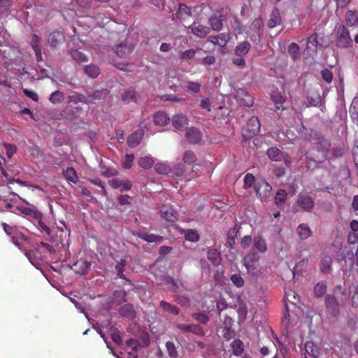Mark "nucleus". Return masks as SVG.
I'll list each match as a JSON object with an SVG mask.
<instances>
[{
  "instance_id": "nucleus-49",
  "label": "nucleus",
  "mask_w": 358,
  "mask_h": 358,
  "mask_svg": "<svg viewBox=\"0 0 358 358\" xmlns=\"http://www.w3.org/2000/svg\"><path fill=\"white\" fill-rule=\"evenodd\" d=\"M231 280L237 287H241L243 286L244 280L239 274H233L231 276Z\"/></svg>"
},
{
  "instance_id": "nucleus-60",
  "label": "nucleus",
  "mask_w": 358,
  "mask_h": 358,
  "mask_svg": "<svg viewBox=\"0 0 358 358\" xmlns=\"http://www.w3.org/2000/svg\"><path fill=\"white\" fill-rule=\"evenodd\" d=\"M111 338L113 341L114 343H115L117 345H120L122 343V339L120 336V334L118 331L114 330L111 333Z\"/></svg>"
},
{
  "instance_id": "nucleus-5",
  "label": "nucleus",
  "mask_w": 358,
  "mask_h": 358,
  "mask_svg": "<svg viewBox=\"0 0 358 358\" xmlns=\"http://www.w3.org/2000/svg\"><path fill=\"white\" fill-rule=\"evenodd\" d=\"M268 157L272 160L275 162L284 161L287 166H289L292 164L290 157L285 153H283L281 150L275 147L270 148L267 150Z\"/></svg>"
},
{
  "instance_id": "nucleus-56",
  "label": "nucleus",
  "mask_w": 358,
  "mask_h": 358,
  "mask_svg": "<svg viewBox=\"0 0 358 358\" xmlns=\"http://www.w3.org/2000/svg\"><path fill=\"white\" fill-rule=\"evenodd\" d=\"M211 101L209 98H202L201 99L200 106L201 108L206 110L207 111L211 110Z\"/></svg>"
},
{
  "instance_id": "nucleus-53",
  "label": "nucleus",
  "mask_w": 358,
  "mask_h": 358,
  "mask_svg": "<svg viewBox=\"0 0 358 358\" xmlns=\"http://www.w3.org/2000/svg\"><path fill=\"white\" fill-rule=\"evenodd\" d=\"M254 183H255V177L250 173H247L244 177L243 187L245 189H248V188L252 187V185Z\"/></svg>"
},
{
  "instance_id": "nucleus-34",
  "label": "nucleus",
  "mask_w": 358,
  "mask_h": 358,
  "mask_svg": "<svg viewBox=\"0 0 358 358\" xmlns=\"http://www.w3.org/2000/svg\"><path fill=\"white\" fill-rule=\"evenodd\" d=\"M139 237L148 243L161 242L162 237L152 234H142Z\"/></svg>"
},
{
  "instance_id": "nucleus-48",
  "label": "nucleus",
  "mask_w": 358,
  "mask_h": 358,
  "mask_svg": "<svg viewBox=\"0 0 358 358\" xmlns=\"http://www.w3.org/2000/svg\"><path fill=\"white\" fill-rule=\"evenodd\" d=\"M196 55V50L189 49L180 52V57L183 60L192 59Z\"/></svg>"
},
{
  "instance_id": "nucleus-36",
  "label": "nucleus",
  "mask_w": 358,
  "mask_h": 358,
  "mask_svg": "<svg viewBox=\"0 0 358 358\" xmlns=\"http://www.w3.org/2000/svg\"><path fill=\"white\" fill-rule=\"evenodd\" d=\"M160 306L162 307L163 309L173 315H178L179 313V308L177 306L172 305L164 301H162L160 302Z\"/></svg>"
},
{
  "instance_id": "nucleus-44",
  "label": "nucleus",
  "mask_w": 358,
  "mask_h": 358,
  "mask_svg": "<svg viewBox=\"0 0 358 358\" xmlns=\"http://www.w3.org/2000/svg\"><path fill=\"white\" fill-rule=\"evenodd\" d=\"M183 161L185 163L191 164L196 162V156L192 151H186L183 155Z\"/></svg>"
},
{
  "instance_id": "nucleus-24",
  "label": "nucleus",
  "mask_w": 358,
  "mask_h": 358,
  "mask_svg": "<svg viewBox=\"0 0 358 358\" xmlns=\"http://www.w3.org/2000/svg\"><path fill=\"white\" fill-rule=\"evenodd\" d=\"M345 21L349 26H355L358 24V13L349 10L345 15Z\"/></svg>"
},
{
  "instance_id": "nucleus-25",
  "label": "nucleus",
  "mask_w": 358,
  "mask_h": 358,
  "mask_svg": "<svg viewBox=\"0 0 358 358\" xmlns=\"http://www.w3.org/2000/svg\"><path fill=\"white\" fill-rule=\"evenodd\" d=\"M231 347L234 355L240 356L243 353L244 346L243 343L241 340H234L231 343Z\"/></svg>"
},
{
  "instance_id": "nucleus-57",
  "label": "nucleus",
  "mask_w": 358,
  "mask_h": 358,
  "mask_svg": "<svg viewBox=\"0 0 358 358\" xmlns=\"http://www.w3.org/2000/svg\"><path fill=\"white\" fill-rule=\"evenodd\" d=\"M350 296L352 306L354 307H358V289L355 288L353 292H350Z\"/></svg>"
},
{
  "instance_id": "nucleus-2",
  "label": "nucleus",
  "mask_w": 358,
  "mask_h": 358,
  "mask_svg": "<svg viewBox=\"0 0 358 358\" xmlns=\"http://www.w3.org/2000/svg\"><path fill=\"white\" fill-rule=\"evenodd\" d=\"M342 296L341 297L340 302L337 299L331 294H327L325 297V303L328 310L331 315H336L339 312V306L343 304L346 299L344 292H341Z\"/></svg>"
},
{
  "instance_id": "nucleus-11",
  "label": "nucleus",
  "mask_w": 358,
  "mask_h": 358,
  "mask_svg": "<svg viewBox=\"0 0 358 358\" xmlns=\"http://www.w3.org/2000/svg\"><path fill=\"white\" fill-rule=\"evenodd\" d=\"M296 205L306 211L310 210L314 206L313 199L306 194H300L296 201Z\"/></svg>"
},
{
  "instance_id": "nucleus-8",
  "label": "nucleus",
  "mask_w": 358,
  "mask_h": 358,
  "mask_svg": "<svg viewBox=\"0 0 358 358\" xmlns=\"http://www.w3.org/2000/svg\"><path fill=\"white\" fill-rule=\"evenodd\" d=\"M232 96L241 105L250 107L253 104L252 97L243 89L234 90Z\"/></svg>"
},
{
  "instance_id": "nucleus-54",
  "label": "nucleus",
  "mask_w": 358,
  "mask_h": 358,
  "mask_svg": "<svg viewBox=\"0 0 358 358\" xmlns=\"http://www.w3.org/2000/svg\"><path fill=\"white\" fill-rule=\"evenodd\" d=\"M306 349L307 352L310 355H311L314 358L317 357V356L319 355L318 350L316 348H315V346L313 345V343H306Z\"/></svg>"
},
{
  "instance_id": "nucleus-63",
  "label": "nucleus",
  "mask_w": 358,
  "mask_h": 358,
  "mask_svg": "<svg viewBox=\"0 0 358 358\" xmlns=\"http://www.w3.org/2000/svg\"><path fill=\"white\" fill-rule=\"evenodd\" d=\"M321 73L322 76V78L327 83H330L331 82L333 76H332L331 72L329 69H325L322 70Z\"/></svg>"
},
{
  "instance_id": "nucleus-46",
  "label": "nucleus",
  "mask_w": 358,
  "mask_h": 358,
  "mask_svg": "<svg viewBox=\"0 0 358 358\" xmlns=\"http://www.w3.org/2000/svg\"><path fill=\"white\" fill-rule=\"evenodd\" d=\"M126 265V260L121 259L120 262H117L115 266V270L117 271V275L121 278H124V275L123 273L124 266Z\"/></svg>"
},
{
  "instance_id": "nucleus-23",
  "label": "nucleus",
  "mask_w": 358,
  "mask_h": 358,
  "mask_svg": "<svg viewBox=\"0 0 358 358\" xmlns=\"http://www.w3.org/2000/svg\"><path fill=\"white\" fill-rule=\"evenodd\" d=\"M281 23V17L280 12L278 9H274L271 12V17L268 21V26L270 28H273Z\"/></svg>"
},
{
  "instance_id": "nucleus-41",
  "label": "nucleus",
  "mask_w": 358,
  "mask_h": 358,
  "mask_svg": "<svg viewBox=\"0 0 358 358\" xmlns=\"http://www.w3.org/2000/svg\"><path fill=\"white\" fill-rule=\"evenodd\" d=\"M166 348L169 357L171 358H176L178 357V351L176 350V345L173 342L167 341L166 343Z\"/></svg>"
},
{
  "instance_id": "nucleus-42",
  "label": "nucleus",
  "mask_w": 358,
  "mask_h": 358,
  "mask_svg": "<svg viewBox=\"0 0 358 358\" xmlns=\"http://www.w3.org/2000/svg\"><path fill=\"white\" fill-rule=\"evenodd\" d=\"M1 173L6 178V180L4 182H6L8 185H12L14 182H16V183H18L20 185L24 184V182L20 180H18V179L15 180L13 177L9 176L8 173H7V171L6 170H4L3 169H1Z\"/></svg>"
},
{
  "instance_id": "nucleus-7",
  "label": "nucleus",
  "mask_w": 358,
  "mask_h": 358,
  "mask_svg": "<svg viewBox=\"0 0 358 358\" xmlns=\"http://www.w3.org/2000/svg\"><path fill=\"white\" fill-rule=\"evenodd\" d=\"M317 45L318 41L317 34H313L308 38L306 47L303 53V57L305 59L313 57V55L317 52Z\"/></svg>"
},
{
  "instance_id": "nucleus-37",
  "label": "nucleus",
  "mask_w": 358,
  "mask_h": 358,
  "mask_svg": "<svg viewBox=\"0 0 358 358\" xmlns=\"http://www.w3.org/2000/svg\"><path fill=\"white\" fill-rule=\"evenodd\" d=\"M127 292L123 289L115 291L113 293V301L117 304L121 303L126 300Z\"/></svg>"
},
{
  "instance_id": "nucleus-51",
  "label": "nucleus",
  "mask_w": 358,
  "mask_h": 358,
  "mask_svg": "<svg viewBox=\"0 0 358 358\" xmlns=\"http://www.w3.org/2000/svg\"><path fill=\"white\" fill-rule=\"evenodd\" d=\"M3 147L5 148L6 153L8 158H10V159L13 156V155L17 151L16 146L14 145H12V144L3 143Z\"/></svg>"
},
{
  "instance_id": "nucleus-10",
  "label": "nucleus",
  "mask_w": 358,
  "mask_h": 358,
  "mask_svg": "<svg viewBox=\"0 0 358 358\" xmlns=\"http://www.w3.org/2000/svg\"><path fill=\"white\" fill-rule=\"evenodd\" d=\"M231 37L229 34L221 33L217 36H210L207 41L214 44L215 45L224 48L227 45Z\"/></svg>"
},
{
  "instance_id": "nucleus-19",
  "label": "nucleus",
  "mask_w": 358,
  "mask_h": 358,
  "mask_svg": "<svg viewBox=\"0 0 358 358\" xmlns=\"http://www.w3.org/2000/svg\"><path fill=\"white\" fill-rule=\"evenodd\" d=\"M253 248L261 253H265L268 250L266 240L261 236L254 237Z\"/></svg>"
},
{
  "instance_id": "nucleus-13",
  "label": "nucleus",
  "mask_w": 358,
  "mask_h": 358,
  "mask_svg": "<svg viewBox=\"0 0 358 358\" xmlns=\"http://www.w3.org/2000/svg\"><path fill=\"white\" fill-rule=\"evenodd\" d=\"M134 46L131 43L119 44L115 46V50L117 56L126 58L133 52Z\"/></svg>"
},
{
  "instance_id": "nucleus-50",
  "label": "nucleus",
  "mask_w": 358,
  "mask_h": 358,
  "mask_svg": "<svg viewBox=\"0 0 358 358\" xmlns=\"http://www.w3.org/2000/svg\"><path fill=\"white\" fill-rule=\"evenodd\" d=\"M287 194L284 189H279L275 196V201L277 204L282 203L285 201Z\"/></svg>"
},
{
  "instance_id": "nucleus-52",
  "label": "nucleus",
  "mask_w": 358,
  "mask_h": 358,
  "mask_svg": "<svg viewBox=\"0 0 358 358\" xmlns=\"http://www.w3.org/2000/svg\"><path fill=\"white\" fill-rule=\"evenodd\" d=\"M134 159V155L132 154H127L125 155L124 159L122 161V166L126 169H130L132 165V162Z\"/></svg>"
},
{
  "instance_id": "nucleus-6",
  "label": "nucleus",
  "mask_w": 358,
  "mask_h": 358,
  "mask_svg": "<svg viewBox=\"0 0 358 358\" xmlns=\"http://www.w3.org/2000/svg\"><path fill=\"white\" fill-rule=\"evenodd\" d=\"M260 131V122L257 117H252L248 122L246 128L243 132L245 138H250L259 134Z\"/></svg>"
},
{
  "instance_id": "nucleus-39",
  "label": "nucleus",
  "mask_w": 358,
  "mask_h": 358,
  "mask_svg": "<svg viewBox=\"0 0 358 358\" xmlns=\"http://www.w3.org/2000/svg\"><path fill=\"white\" fill-rule=\"evenodd\" d=\"M71 55L72 58L77 62L81 63L87 61V57L77 50H72Z\"/></svg>"
},
{
  "instance_id": "nucleus-32",
  "label": "nucleus",
  "mask_w": 358,
  "mask_h": 358,
  "mask_svg": "<svg viewBox=\"0 0 358 358\" xmlns=\"http://www.w3.org/2000/svg\"><path fill=\"white\" fill-rule=\"evenodd\" d=\"M85 73L91 78H96L99 76L100 71L98 66L90 64L85 66Z\"/></svg>"
},
{
  "instance_id": "nucleus-21",
  "label": "nucleus",
  "mask_w": 358,
  "mask_h": 358,
  "mask_svg": "<svg viewBox=\"0 0 358 358\" xmlns=\"http://www.w3.org/2000/svg\"><path fill=\"white\" fill-rule=\"evenodd\" d=\"M153 121L156 125L165 126L169 122L170 118L166 113L159 112L154 115Z\"/></svg>"
},
{
  "instance_id": "nucleus-4",
  "label": "nucleus",
  "mask_w": 358,
  "mask_h": 358,
  "mask_svg": "<svg viewBox=\"0 0 358 358\" xmlns=\"http://www.w3.org/2000/svg\"><path fill=\"white\" fill-rule=\"evenodd\" d=\"M259 259V256L252 250L247 254L243 259V264L246 268L248 273L256 274L258 272V268L256 266L257 262Z\"/></svg>"
},
{
  "instance_id": "nucleus-15",
  "label": "nucleus",
  "mask_w": 358,
  "mask_h": 358,
  "mask_svg": "<svg viewBox=\"0 0 358 358\" xmlns=\"http://www.w3.org/2000/svg\"><path fill=\"white\" fill-rule=\"evenodd\" d=\"M162 217L169 222H174L177 219V212L171 206H163L160 210Z\"/></svg>"
},
{
  "instance_id": "nucleus-20",
  "label": "nucleus",
  "mask_w": 358,
  "mask_h": 358,
  "mask_svg": "<svg viewBox=\"0 0 358 358\" xmlns=\"http://www.w3.org/2000/svg\"><path fill=\"white\" fill-rule=\"evenodd\" d=\"M120 315L122 317L133 318L135 316L134 306L131 303H127L121 306L119 309Z\"/></svg>"
},
{
  "instance_id": "nucleus-35",
  "label": "nucleus",
  "mask_w": 358,
  "mask_h": 358,
  "mask_svg": "<svg viewBox=\"0 0 358 358\" xmlns=\"http://www.w3.org/2000/svg\"><path fill=\"white\" fill-rule=\"evenodd\" d=\"M327 291V285L324 282H318L314 287V294L317 297L322 296Z\"/></svg>"
},
{
  "instance_id": "nucleus-27",
  "label": "nucleus",
  "mask_w": 358,
  "mask_h": 358,
  "mask_svg": "<svg viewBox=\"0 0 358 358\" xmlns=\"http://www.w3.org/2000/svg\"><path fill=\"white\" fill-rule=\"evenodd\" d=\"M208 259L212 262L215 266L219 265L221 262L220 254L216 249L208 250Z\"/></svg>"
},
{
  "instance_id": "nucleus-40",
  "label": "nucleus",
  "mask_w": 358,
  "mask_h": 358,
  "mask_svg": "<svg viewBox=\"0 0 358 358\" xmlns=\"http://www.w3.org/2000/svg\"><path fill=\"white\" fill-rule=\"evenodd\" d=\"M308 101L309 105L317 106L321 103L322 99L319 94H310L308 96Z\"/></svg>"
},
{
  "instance_id": "nucleus-3",
  "label": "nucleus",
  "mask_w": 358,
  "mask_h": 358,
  "mask_svg": "<svg viewBox=\"0 0 358 358\" xmlns=\"http://www.w3.org/2000/svg\"><path fill=\"white\" fill-rule=\"evenodd\" d=\"M255 190L262 201H266L271 196L272 187L266 180H260L255 183Z\"/></svg>"
},
{
  "instance_id": "nucleus-9",
  "label": "nucleus",
  "mask_w": 358,
  "mask_h": 358,
  "mask_svg": "<svg viewBox=\"0 0 358 358\" xmlns=\"http://www.w3.org/2000/svg\"><path fill=\"white\" fill-rule=\"evenodd\" d=\"M146 122H141L140 126L142 129L134 132L128 138L127 142L131 148H135L141 143L144 134L143 129H146Z\"/></svg>"
},
{
  "instance_id": "nucleus-12",
  "label": "nucleus",
  "mask_w": 358,
  "mask_h": 358,
  "mask_svg": "<svg viewBox=\"0 0 358 358\" xmlns=\"http://www.w3.org/2000/svg\"><path fill=\"white\" fill-rule=\"evenodd\" d=\"M188 119L186 115L178 113L172 117V124L174 128L177 130H182L188 125Z\"/></svg>"
},
{
  "instance_id": "nucleus-14",
  "label": "nucleus",
  "mask_w": 358,
  "mask_h": 358,
  "mask_svg": "<svg viewBox=\"0 0 358 358\" xmlns=\"http://www.w3.org/2000/svg\"><path fill=\"white\" fill-rule=\"evenodd\" d=\"M189 28L192 33L199 38H203L210 32L209 27L199 23H193Z\"/></svg>"
},
{
  "instance_id": "nucleus-55",
  "label": "nucleus",
  "mask_w": 358,
  "mask_h": 358,
  "mask_svg": "<svg viewBox=\"0 0 358 358\" xmlns=\"http://www.w3.org/2000/svg\"><path fill=\"white\" fill-rule=\"evenodd\" d=\"M263 26V21L261 18L255 19L251 24V29L255 30L257 33H259Z\"/></svg>"
},
{
  "instance_id": "nucleus-17",
  "label": "nucleus",
  "mask_w": 358,
  "mask_h": 358,
  "mask_svg": "<svg viewBox=\"0 0 358 358\" xmlns=\"http://www.w3.org/2000/svg\"><path fill=\"white\" fill-rule=\"evenodd\" d=\"M64 35L62 31H54L48 36V43L52 47H57L64 41Z\"/></svg>"
},
{
  "instance_id": "nucleus-18",
  "label": "nucleus",
  "mask_w": 358,
  "mask_h": 358,
  "mask_svg": "<svg viewBox=\"0 0 358 358\" xmlns=\"http://www.w3.org/2000/svg\"><path fill=\"white\" fill-rule=\"evenodd\" d=\"M201 133L194 127L189 128L186 133V138L190 143H197L201 140Z\"/></svg>"
},
{
  "instance_id": "nucleus-22",
  "label": "nucleus",
  "mask_w": 358,
  "mask_h": 358,
  "mask_svg": "<svg viewBox=\"0 0 358 358\" xmlns=\"http://www.w3.org/2000/svg\"><path fill=\"white\" fill-rule=\"evenodd\" d=\"M287 52L294 62L300 58V48L296 43H291L287 48Z\"/></svg>"
},
{
  "instance_id": "nucleus-62",
  "label": "nucleus",
  "mask_w": 358,
  "mask_h": 358,
  "mask_svg": "<svg viewBox=\"0 0 358 358\" xmlns=\"http://www.w3.org/2000/svg\"><path fill=\"white\" fill-rule=\"evenodd\" d=\"M187 87L192 92L197 93L200 91L201 85L198 83L189 82Z\"/></svg>"
},
{
  "instance_id": "nucleus-43",
  "label": "nucleus",
  "mask_w": 358,
  "mask_h": 358,
  "mask_svg": "<svg viewBox=\"0 0 358 358\" xmlns=\"http://www.w3.org/2000/svg\"><path fill=\"white\" fill-rule=\"evenodd\" d=\"M122 100L126 103L136 101V95L134 91H128L123 94Z\"/></svg>"
},
{
  "instance_id": "nucleus-26",
  "label": "nucleus",
  "mask_w": 358,
  "mask_h": 358,
  "mask_svg": "<svg viewBox=\"0 0 358 358\" xmlns=\"http://www.w3.org/2000/svg\"><path fill=\"white\" fill-rule=\"evenodd\" d=\"M64 178L69 181L73 183H77L78 181V177L74 169L69 167L64 172Z\"/></svg>"
},
{
  "instance_id": "nucleus-31",
  "label": "nucleus",
  "mask_w": 358,
  "mask_h": 358,
  "mask_svg": "<svg viewBox=\"0 0 358 358\" xmlns=\"http://www.w3.org/2000/svg\"><path fill=\"white\" fill-rule=\"evenodd\" d=\"M250 48V44L248 42H243L236 48V53L239 57L245 55Z\"/></svg>"
},
{
  "instance_id": "nucleus-58",
  "label": "nucleus",
  "mask_w": 358,
  "mask_h": 358,
  "mask_svg": "<svg viewBox=\"0 0 358 358\" xmlns=\"http://www.w3.org/2000/svg\"><path fill=\"white\" fill-rule=\"evenodd\" d=\"M127 345L134 350H138L141 348L139 342L136 339H129L126 342Z\"/></svg>"
},
{
  "instance_id": "nucleus-47",
  "label": "nucleus",
  "mask_w": 358,
  "mask_h": 358,
  "mask_svg": "<svg viewBox=\"0 0 358 358\" xmlns=\"http://www.w3.org/2000/svg\"><path fill=\"white\" fill-rule=\"evenodd\" d=\"M155 171L160 174H166L169 173V166L164 163H158L155 166Z\"/></svg>"
},
{
  "instance_id": "nucleus-61",
  "label": "nucleus",
  "mask_w": 358,
  "mask_h": 358,
  "mask_svg": "<svg viewBox=\"0 0 358 358\" xmlns=\"http://www.w3.org/2000/svg\"><path fill=\"white\" fill-rule=\"evenodd\" d=\"M194 318L202 324H206L209 320L208 317L203 313H196L193 315Z\"/></svg>"
},
{
  "instance_id": "nucleus-28",
  "label": "nucleus",
  "mask_w": 358,
  "mask_h": 358,
  "mask_svg": "<svg viewBox=\"0 0 358 358\" xmlns=\"http://www.w3.org/2000/svg\"><path fill=\"white\" fill-rule=\"evenodd\" d=\"M64 95L63 92L59 90L53 92L49 98V101L53 104L60 103L64 101Z\"/></svg>"
},
{
  "instance_id": "nucleus-30",
  "label": "nucleus",
  "mask_w": 358,
  "mask_h": 358,
  "mask_svg": "<svg viewBox=\"0 0 358 358\" xmlns=\"http://www.w3.org/2000/svg\"><path fill=\"white\" fill-rule=\"evenodd\" d=\"M271 99H272L273 101L275 103V108L277 110H280V109L283 110L284 109L282 104L285 101V99L281 94H280L278 92H276V93L273 92L271 94Z\"/></svg>"
},
{
  "instance_id": "nucleus-16",
  "label": "nucleus",
  "mask_w": 358,
  "mask_h": 358,
  "mask_svg": "<svg viewBox=\"0 0 358 358\" xmlns=\"http://www.w3.org/2000/svg\"><path fill=\"white\" fill-rule=\"evenodd\" d=\"M296 231L299 239L302 241L308 238L313 234V231L310 229V227L306 223H302L299 224L297 227Z\"/></svg>"
},
{
  "instance_id": "nucleus-29",
  "label": "nucleus",
  "mask_w": 358,
  "mask_h": 358,
  "mask_svg": "<svg viewBox=\"0 0 358 358\" xmlns=\"http://www.w3.org/2000/svg\"><path fill=\"white\" fill-rule=\"evenodd\" d=\"M332 264L331 257L329 256H325L321 261L320 264V271L322 273H329L331 270V266Z\"/></svg>"
},
{
  "instance_id": "nucleus-38",
  "label": "nucleus",
  "mask_w": 358,
  "mask_h": 358,
  "mask_svg": "<svg viewBox=\"0 0 358 358\" xmlns=\"http://www.w3.org/2000/svg\"><path fill=\"white\" fill-rule=\"evenodd\" d=\"M222 20H223L213 16L209 19V23L213 30L220 31L222 27Z\"/></svg>"
},
{
  "instance_id": "nucleus-64",
  "label": "nucleus",
  "mask_w": 358,
  "mask_h": 358,
  "mask_svg": "<svg viewBox=\"0 0 358 358\" xmlns=\"http://www.w3.org/2000/svg\"><path fill=\"white\" fill-rule=\"evenodd\" d=\"M13 205L7 202L6 199L0 196V211H4L5 209H10L11 208Z\"/></svg>"
},
{
  "instance_id": "nucleus-33",
  "label": "nucleus",
  "mask_w": 358,
  "mask_h": 358,
  "mask_svg": "<svg viewBox=\"0 0 358 358\" xmlns=\"http://www.w3.org/2000/svg\"><path fill=\"white\" fill-rule=\"evenodd\" d=\"M154 159L150 156L141 157L138 163L143 169H149L154 164Z\"/></svg>"
},
{
  "instance_id": "nucleus-45",
  "label": "nucleus",
  "mask_w": 358,
  "mask_h": 358,
  "mask_svg": "<svg viewBox=\"0 0 358 358\" xmlns=\"http://www.w3.org/2000/svg\"><path fill=\"white\" fill-rule=\"evenodd\" d=\"M185 238L191 242H196L199 240V235L196 231L188 229L185 232Z\"/></svg>"
},
{
  "instance_id": "nucleus-1",
  "label": "nucleus",
  "mask_w": 358,
  "mask_h": 358,
  "mask_svg": "<svg viewBox=\"0 0 358 358\" xmlns=\"http://www.w3.org/2000/svg\"><path fill=\"white\" fill-rule=\"evenodd\" d=\"M350 32L344 25H340L336 31V45L339 48H348L352 45Z\"/></svg>"
},
{
  "instance_id": "nucleus-59",
  "label": "nucleus",
  "mask_w": 358,
  "mask_h": 358,
  "mask_svg": "<svg viewBox=\"0 0 358 358\" xmlns=\"http://www.w3.org/2000/svg\"><path fill=\"white\" fill-rule=\"evenodd\" d=\"M252 243V237L250 236H244L241 241V247L244 249L248 248Z\"/></svg>"
}]
</instances>
